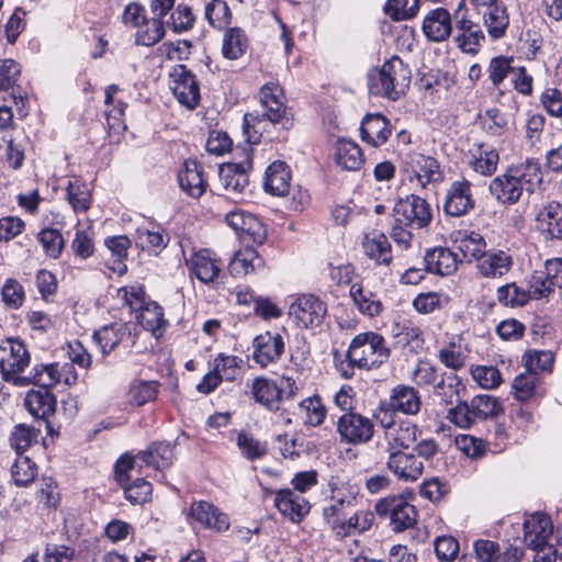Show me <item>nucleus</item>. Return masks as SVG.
<instances>
[{"mask_svg":"<svg viewBox=\"0 0 562 562\" xmlns=\"http://www.w3.org/2000/svg\"><path fill=\"white\" fill-rule=\"evenodd\" d=\"M540 182L541 171L538 165L526 162L494 178L490 184V192L498 202L514 204L525 190L532 192Z\"/></svg>","mask_w":562,"mask_h":562,"instance_id":"nucleus-1","label":"nucleus"},{"mask_svg":"<svg viewBox=\"0 0 562 562\" xmlns=\"http://www.w3.org/2000/svg\"><path fill=\"white\" fill-rule=\"evenodd\" d=\"M411 70L397 56L368 74V89L373 95L397 100L411 85Z\"/></svg>","mask_w":562,"mask_h":562,"instance_id":"nucleus-2","label":"nucleus"},{"mask_svg":"<svg viewBox=\"0 0 562 562\" xmlns=\"http://www.w3.org/2000/svg\"><path fill=\"white\" fill-rule=\"evenodd\" d=\"M390 357L385 339L378 333H360L351 340L347 359L351 367L370 370L384 363Z\"/></svg>","mask_w":562,"mask_h":562,"instance_id":"nucleus-3","label":"nucleus"},{"mask_svg":"<svg viewBox=\"0 0 562 562\" xmlns=\"http://www.w3.org/2000/svg\"><path fill=\"white\" fill-rule=\"evenodd\" d=\"M31 355L25 344L19 338L0 340V373L3 381L14 386L30 385L26 375L22 372L30 366Z\"/></svg>","mask_w":562,"mask_h":562,"instance_id":"nucleus-4","label":"nucleus"},{"mask_svg":"<svg viewBox=\"0 0 562 562\" xmlns=\"http://www.w3.org/2000/svg\"><path fill=\"white\" fill-rule=\"evenodd\" d=\"M553 533L550 517L542 513L530 515L524 522V541L536 551L535 562H553L544 553L549 539Z\"/></svg>","mask_w":562,"mask_h":562,"instance_id":"nucleus-5","label":"nucleus"},{"mask_svg":"<svg viewBox=\"0 0 562 562\" xmlns=\"http://www.w3.org/2000/svg\"><path fill=\"white\" fill-rule=\"evenodd\" d=\"M340 441L347 445L368 443L374 435L373 420L356 412L344 413L337 420Z\"/></svg>","mask_w":562,"mask_h":562,"instance_id":"nucleus-6","label":"nucleus"},{"mask_svg":"<svg viewBox=\"0 0 562 562\" xmlns=\"http://www.w3.org/2000/svg\"><path fill=\"white\" fill-rule=\"evenodd\" d=\"M374 509L380 517H389L392 529L396 532L412 528L417 520V512L402 496H391L380 499Z\"/></svg>","mask_w":562,"mask_h":562,"instance_id":"nucleus-7","label":"nucleus"},{"mask_svg":"<svg viewBox=\"0 0 562 562\" xmlns=\"http://www.w3.org/2000/svg\"><path fill=\"white\" fill-rule=\"evenodd\" d=\"M327 314L326 304L314 294L297 296L289 307V316L300 328L319 326Z\"/></svg>","mask_w":562,"mask_h":562,"instance_id":"nucleus-8","label":"nucleus"},{"mask_svg":"<svg viewBox=\"0 0 562 562\" xmlns=\"http://www.w3.org/2000/svg\"><path fill=\"white\" fill-rule=\"evenodd\" d=\"M295 381L291 376H282L280 384L267 378H256L251 384V394L256 402L269 409H278L283 394H294Z\"/></svg>","mask_w":562,"mask_h":562,"instance_id":"nucleus-9","label":"nucleus"},{"mask_svg":"<svg viewBox=\"0 0 562 562\" xmlns=\"http://www.w3.org/2000/svg\"><path fill=\"white\" fill-rule=\"evenodd\" d=\"M169 86L179 103L194 109L200 101V87L195 76L184 65H176L169 74Z\"/></svg>","mask_w":562,"mask_h":562,"instance_id":"nucleus-10","label":"nucleus"},{"mask_svg":"<svg viewBox=\"0 0 562 562\" xmlns=\"http://www.w3.org/2000/svg\"><path fill=\"white\" fill-rule=\"evenodd\" d=\"M394 218L396 223L405 224L409 227H426L431 221L430 205L420 196L408 195L395 204Z\"/></svg>","mask_w":562,"mask_h":562,"instance_id":"nucleus-11","label":"nucleus"},{"mask_svg":"<svg viewBox=\"0 0 562 562\" xmlns=\"http://www.w3.org/2000/svg\"><path fill=\"white\" fill-rule=\"evenodd\" d=\"M240 159L224 164L220 168V179L227 192L240 193L248 186V171L251 169V148L239 150Z\"/></svg>","mask_w":562,"mask_h":562,"instance_id":"nucleus-12","label":"nucleus"},{"mask_svg":"<svg viewBox=\"0 0 562 562\" xmlns=\"http://www.w3.org/2000/svg\"><path fill=\"white\" fill-rule=\"evenodd\" d=\"M417 426L408 420H400L384 431L383 439L378 442L380 451L376 459L382 460L383 454L389 456L394 452L407 449L417 438Z\"/></svg>","mask_w":562,"mask_h":562,"instance_id":"nucleus-13","label":"nucleus"},{"mask_svg":"<svg viewBox=\"0 0 562 562\" xmlns=\"http://www.w3.org/2000/svg\"><path fill=\"white\" fill-rule=\"evenodd\" d=\"M357 505V493L351 488H335L329 505L323 508V517L335 535L340 524Z\"/></svg>","mask_w":562,"mask_h":562,"instance_id":"nucleus-14","label":"nucleus"},{"mask_svg":"<svg viewBox=\"0 0 562 562\" xmlns=\"http://www.w3.org/2000/svg\"><path fill=\"white\" fill-rule=\"evenodd\" d=\"M464 1L461 0L456 12V36L454 42L457 46L464 53L475 54L484 41V34L480 26L472 21L465 19L462 12Z\"/></svg>","mask_w":562,"mask_h":562,"instance_id":"nucleus-15","label":"nucleus"},{"mask_svg":"<svg viewBox=\"0 0 562 562\" xmlns=\"http://www.w3.org/2000/svg\"><path fill=\"white\" fill-rule=\"evenodd\" d=\"M182 254L190 272L202 283L211 284L215 282L221 273V266L216 259L212 258L207 249H191L190 254H187L182 246Z\"/></svg>","mask_w":562,"mask_h":562,"instance_id":"nucleus-16","label":"nucleus"},{"mask_svg":"<svg viewBox=\"0 0 562 562\" xmlns=\"http://www.w3.org/2000/svg\"><path fill=\"white\" fill-rule=\"evenodd\" d=\"M474 207L471 182L462 179L453 181L447 190L443 211L450 216H462Z\"/></svg>","mask_w":562,"mask_h":562,"instance_id":"nucleus-17","label":"nucleus"},{"mask_svg":"<svg viewBox=\"0 0 562 562\" xmlns=\"http://www.w3.org/2000/svg\"><path fill=\"white\" fill-rule=\"evenodd\" d=\"M273 501L279 513L294 524L301 522L311 509L308 501L290 488L276 491Z\"/></svg>","mask_w":562,"mask_h":562,"instance_id":"nucleus-18","label":"nucleus"},{"mask_svg":"<svg viewBox=\"0 0 562 562\" xmlns=\"http://www.w3.org/2000/svg\"><path fill=\"white\" fill-rule=\"evenodd\" d=\"M252 347L254 360L266 368L280 359L284 351V339L279 333L266 331L254 339Z\"/></svg>","mask_w":562,"mask_h":562,"instance_id":"nucleus-19","label":"nucleus"},{"mask_svg":"<svg viewBox=\"0 0 562 562\" xmlns=\"http://www.w3.org/2000/svg\"><path fill=\"white\" fill-rule=\"evenodd\" d=\"M386 467L398 480L404 482H415L424 472V463L414 453L404 451L391 453Z\"/></svg>","mask_w":562,"mask_h":562,"instance_id":"nucleus-20","label":"nucleus"},{"mask_svg":"<svg viewBox=\"0 0 562 562\" xmlns=\"http://www.w3.org/2000/svg\"><path fill=\"white\" fill-rule=\"evenodd\" d=\"M284 93L277 82L266 83L260 91L261 114L271 123H280L285 113Z\"/></svg>","mask_w":562,"mask_h":562,"instance_id":"nucleus-21","label":"nucleus"},{"mask_svg":"<svg viewBox=\"0 0 562 562\" xmlns=\"http://www.w3.org/2000/svg\"><path fill=\"white\" fill-rule=\"evenodd\" d=\"M226 223L237 233L246 234L258 245H261L267 236L263 224L252 214L235 210L226 214Z\"/></svg>","mask_w":562,"mask_h":562,"instance_id":"nucleus-22","label":"nucleus"},{"mask_svg":"<svg viewBox=\"0 0 562 562\" xmlns=\"http://www.w3.org/2000/svg\"><path fill=\"white\" fill-rule=\"evenodd\" d=\"M408 164L417 183L424 189L428 184L441 182L443 179L440 165L434 157L413 154Z\"/></svg>","mask_w":562,"mask_h":562,"instance_id":"nucleus-23","label":"nucleus"},{"mask_svg":"<svg viewBox=\"0 0 562 562\" xmlns=\"http://www.w3.org/2000/svg\"><path fill=\"white\" fill-rule=\"evenodd\" d=\"M190 517L207 529L225 531L229 528L228 517L209 502H194L190 508Z\"/></svg>","mask_w":562,"mask_h":562,"instance_id":"nucleus-24","label":"nucleus"},{"mask_svg":"<svg viewBox=\"0 0 562 562\" xmlns=\"http://www.w3.org/2000/svg\"><path fill=\"white\" fill-rule=\"evenodd\" d=\"M537 228L551 239H562V206L557 201L544 204L536 216Z\"/></svg>","mask_w":562,"mask_h":562,"instance_id":"nucleus-25","label":"nucleus"},{"mask_svg":"<svg viewBox=\"0 0 562 562\" xmlns=\"http://www.w3.org/2000/svg\"><path fill=\"white\" fill-rule=\"evenodd\" d=\"M180 188L191 198L199 199L206 190L207 182L203 177V169L195 160H186L179 171Z\"/></svg>","mask_w":562,"mask_h":562,"instance_id":"nucleus-26","label":"nucleus"},{"mask_svg":"<svg viewBox=\"0 0 562 562\" xmlns=\"http://www.w3.org/2000/svg\"><path fill=\"white\" fill-rule=\"evenodd\" d=\"M513 257L504 250L486 251L477 262L479 272L485 278H502L513 268Z\"/></svg>","mask_w":562,"mask_h":562,"instance_id":"nucleus-27","label":"nucleus"},{"mask_svg":"<svg viewBox=\"0 0 562 562\" xmlns=\"http://www.w3.org/2000/svg\"><path fill=\"white\" fill-rule=\"evenodd\" d=\"M457 254L446 247H435L425 255L426 270L438 276H450L458 269Z\"/></svg>","mask_w":562,"mask_h":562,"instance_id":"nucleus-28","label":"nucleus"},{"mask_svg":"<svg viewBox=\"0 0 562 562\" xmlns=\"http://www.w3.org/2000/svg\"><path fill=\"white\" fill-rule=\"evenodd\" d=\"M263 187L266 192L285 196L291 190V171L285 162L274 161L266 170Z\"/></svg>","mask_w":562,"mask_h":562,"instance_id":"nucleus-29","label":"nucleus"},{"mask_svg":"<svg viewBox=\"0 0 562 562\" xmlns=\"http://www.w3.org/2000/svg\"><path fill=\"white\" fill-rule=\"evenodd\" d=\"M360 131L362 140L373 147L384 144L391 135L389 121L380 113L366 115Z\"/></svg>","mask_w":562,"mask_h":562,"instance_id":"nucleus-30","label":"nucleus"},{"mask_svg":"<svg viewBox=\"0 0 562 562\" xmlns=\"http://www.w3.org/2000/svg\"><path fill=\"white\" fill-rule=\"evenodd\" d=\"M424 34L432 42L445 41L452 31L451 16L446 9H435L424 19Z\"/></svg>","mask_w":562,"mask_h":562,"instance_id":"nucleus-31","label":"nucleus"},{"mask_svg":"<svg viewBox=\"0 0 562 562\" xmlns=\"http://www.w3.org/2000/svg\"><path fill=\"white\" fill-rule=\"evenodd\" d=\"M334 157L337 166L350 171L359 170L364 162L359 145L346 138H339L336 142Z\"/></svg>","mask_w":562,"mask_h":562,"instance_id":"nucleus-32","label":"nucleus"},{"mask_svg":"<svg viewBox=\"0 0 562 562\" xmlns=\"http://www.w3.org/2000/svg\"><path fill=\"white\" fill-rule=\"evenodd\" d=\"M364 254L380 265H390L392 261L391 244L387 237L379 232L367 233L362 240Z\"/></svg>","mask_w":562,"mask_h":562,"instance_id":"nucleus-33","label":"nucleus"},{"mask_svg":"<svg viewBox=\"0 0 562 562\" xmlns=\"http://www.w3.org/2000/svg\"><path fill=\"white\" fill-rule=\"evenodd\" d=\"M473 549L477 562H514L519 560V550L512 548L501 553V548L497 542L479 539L474 541Z\"/></svg>","mask_w":562,"mask_h":562,"instance_id":"nucleus-34","label":"nucleus"},{"mask_svg":"<svg viewBox=\"0 0 562 562\" xmlns=\"http://www.w3.org/2000/svg\"><path fill=\"white\" fill-rule=\"evenodd\" d=\"M24 405L34 417L47 419L55 413L56 397L47 390H31L26 393Z\"/></svg>","mask_w":562,"mask_h":562,"instance_id":"nucleus-35","label":"nucleus"},{"mask_svg":"<svg viewBox=\"0 0 562 562\" xmlns=\"http://www.w3.org/2000/svg\"><path fill=\"white\" fill-rule=\"evenodd\" d=\"M390 405L393 411L405 415H416L420 411L422 400L417 390L401 385L393 389Z\"/></svg>","mask_w":562,"mask_h":562,"instance_id":"nucleus-36","label":"nucleus"},{"mask_svg":"<svg viewBox=\"0 0 562 562\" xmlns=\"http://www.w3.org/2000/svg\"><path fill=\"white\" fill-rule=\"evenodd\" d=\"M135 241L143 250L158 255L169 243V236L159 226H142L135 232Z\"/></svg>","mask_w":562,"mask_h":562,"instance_id":"nucleus-37","label":"nucleus"},{"mask_svg":"<svg viewBox=\"0 0 562 562\" xmlns=\"http://www.w3.org/2000/svg\"><path fill=\"white\" fill-rule=\"evenodd\" d=\"M137 459L153 467L156 471L169 468L175 459L173 447L170 443H153L146 451H140Z\"/></svg>","mask_w":562,"mask_h":562,"instance_id":"nucleus-38","label":"nucleus"},{"mask_svg":"<svg viewBox=\"0 0 562 562\" xmlns=\"http://www.w3.org/2000/svg\"><path fill=\"white\" fill-rule=\"evenodd\" d=\"M263 260L254 248L237 251L229 262V271L234 277H245L262 268Z\"/></svg>","mask_w":562,"mask_h":562,"instance_id":"nucleus-39","label":"nucleus"},{"mask_svg":"<svg viewBox=\"0 0 562 562\" xmlns=\"http://www.w3.org/2000/svg\"><path fill=\"white\" fill-rule=\"evenodd\" d=\"M350 296L359 312L369 317L379 315L382 311V303L378 295L364 289L362 283H353L350 288Z\"/></svg>","mask_w":562,"mask_h":562,"instance_id":"nucleus-40","label":"nucleus"},{"mask_svg":"<svg viewBox=\"0 0 562 562\" xmlns=\"http://www.w3.org/2000/svg\"><path fill=\"white\" fill-rule=\"evenodd\" d=\"M544 276L539 274L535 278L536 283H541L542 288H537L533 293L536 296H547L554 286H562V258H552L546 261Z\"/></svg>","mask_w":562,"mask_h":562,"instance_id":"nucleus-41","label":"nucleus"},{"mask_svg":"<svg viewBox=\"0 0 562 562\" xmlns=\"http://www.w3.org/2000/svg\"><path fill=\"white\" fill-rule=\"evenodd\" d=\"M485 8L483 23L488 35L494 40L503 37L509 23L506 8L498 3Z\"/></svg>","mask_w":562,"mask_h":562,"instance_id":"nucleus-42","label":"nucleus"},{"mask_svg":"<svg viewBox=\"0 0 562 562\" xmlns=\"http://www.w3.org/2000/svg\"><path fill=\"white\" fill-rule=\"evenodd\" d=\"M374 515L372 512L367 509L353 510L340 524V527L336 531L335 536L338 538H345L353 533H361L369 530L373 524Z\"/></svg>","mask_w":562,"mask_h":562,"instance_id":"nucleus-43","label":"nucleus"},{"mask_svg":"<svg viewBox=\"0 0 562 562\" xmlns=\"http://www.w3.org/2000/svg\"><path fill=\"white\" fill-rule=\"evenodd\" d=\"M248 47V40L243 30L238 27L228 29L223 37V56L231 60L241 57Z\"/></svg>","mask_w":562,"mask_h":562,"instance_id":"nucleus-44","label":"nucleus"},{"mask_svg":"<svg viewBox=\"0 0 562 562\" xmlns=\"http://www.w3.org/2000/svg\"><path fill=\"white\" fill-rule=\"evenodd\" d=\"M458 249L462 252L463 257L471 261H480V258L486 252V243L482 235L475 232L460 234L456 239Z\"/></svg>","mask_w":562,"mask_h":562,"instance_id":"nucleus-45","label":"nucleus"},{"mask_svg":"<svg viewBox=\"0 0 562 562\" xmlns=\"http://www.w3.org/2000/svg\"><path fill=\"white\" fill-rule=\"evenodd\" d=\"M126 333V327L120 323L106 325L97 330L93 335L103 355L111 352L122 340Z\"/></svg>","mask_w":562,"mask_h":562,"instance_id":"nucleus-46","label":"nucleus"},{"mask_svg":"<svg viewBox=\"0 0 562 562\" xmlns=\"http://www.w3.org/2000/svg\"><path fill=\"white\" fill-rule=\"evenodd\" d=\"M30 384L38 385L42 390L56 386L60 382L58 363L38 364L32 369V373L26 375Z\"/></svg>","mask_w":562,"mask_h":562,"instance_id":"nucleus-47","label":"nucleus"},{"mask_svg":"<svg viewBox=\"0 0 562 562\" xmlns=\"http://www.w3.org/2000/svg\"><path fill=\"white\" fill-rule=\"evenodd\" d=\"M131 245L130 239L126 236H113L105 240L106 248L113 256V265L109 266L113 272L123 274L126 272V265L124 259L127 257V250Z\"/></svg>","mask_w":562,"mask_h":562,"instance_id":"nucleus-48","label":"nucleus"},{"mask_svg":"<svg viewBox=\"0 0 562 562\" xmlns=\"http://www.w3.org/2000/svg\"><path fill=\"white\" fill-rule=\"evenodd\" d=\"M165 35L164 23L160 18L145 20L136 32V43L143 46H153L159 42Z\"/></svg>","mask_w":562,"mask_h":562,"instance_id":"nucleus-49","label":"nucleus"},{"mask_svg":"<svg viewBox=\"0 0 562 562\" xmlns=\"http://www.w3.org/2000/svg\"><path fill=\"white\" fill-rule=\"evenodd\" d=\"M139 314L137 316L139 324L151 333H156L165 325L164 311L162 307L159 306L155 302H150L144 305L138 310Z\"/></svg>","mask_w":562,"mask_h":562,"instance_id":"nucleus-50","label":"nucleus"},{"mask_svg":"<svg viewBox=\"0 0 562 562\" xmlns=\"http://www.w3.org/2000/svg\"><path fill=\"white\" fill-rule=\"evenodd\" d=\"M236 443L244 458L249 461L261 459L267 454V446L256 439L251 434L240 431L237 435Z\"/></svg>","mask_w":562,"mask_h":562,"instance_id":"nucleus-51","label":"nucleus"},{"mask_svg":"<svg viewBox=\"0 0 562 562\" xmlns=\"http://www.w3.org/2000/svg\"><path fill=\"white\" fill-rule=\"evenodd\" d=\"M540 380L536 372L526 371L517 375L513 382V391L515 397L525 402L530 400L536 394V389L539 384Z\"/></svg>","mask_w":562,"mask_h":562,"instance_id":"nucleus-52","label":"nucleus"},{"mask_svg":"<svg viewBox=\"0 0 562 562\" xmlns=\"http://www.w3.org/2000/svg\"><path fill=\"white\" fill-rule=\"evenodd\" d=\"M471 408L475 418L487 419L503 413L502 404L491 395H477L471 401Z\"/></svg>","mask_w":562,"mask_h":562,"instance_id":"nucleus-53","label":"nucleus"},{"mask_svg":"<svg viewBox=\"0 0 562 562\" xmlns=\"http://www.w3.org/2000/svg\"><path fill=\"white\" fill-rule=\"evenodd\" d=\"M1 299L7 308L19 310L25 301L23 285L14 278H8L1 288Z\"/></svg>","mask_w":562,"mask_h":562,"instance_id":"nucleus-54","label":"nucleus"},{"mask_svg":"<svg viewBox=\"0 0 562 562\" xmlns=\"http://www.w3.org/2000/svg\"><path fill=\"white\" fill-rule=\"evenodd\" d=\"M300 408L305 412V424L316 427L323 424L326 418L327 409L322 398L314 395L303 400Z\"/></svg>","mask_w":562,"mask_h":562,"instance_id":"nucleus-55","label":"nucleus"},{"mask_svg":"<svg viewBox=\"0 0 562 562\" xmlns=\"http://www.w3.org/2000/svg\"><path fill=\"white\" fill-rule=\"evenodd\" d=\"M67 198L76 212H85L90 206L89 190L86 184L78 179L68 181Z\"/></svg>","mask_w":562,"mask_h":562,"instance_id":"nucleus-56","label":"nucleus"},{"mask_svg":"<svg viewBox=\"0 0 562 562\" xmlns=\"http://www.w3.org/2000/svg\"><path fill=\"white\" fill-rule=\"evenodd\" d=\"M11 474L18 486H26L36 476L35 463L29 457L19 456L12 465Z\"/></svg>","mask_w":562,"mask_h":562,"instance_id":"nucleus-57","label":"nucleus"},{"mask_svg":"<svg viewBox=\"0 0 562 562\" xmlns=\"http://www.w3.org/2000/svg\"><path fill=\"white\" fill-rule=\"evenodd\" d=\"M158 384L154 381H135L130 387L131 402L142 406L156 398Z\"/></svg>","mask_w":562,"mask_h":562,"instance_id":"nucleus-58","label":"nucleus"},{"mask_svg":"<svg viewBox=\"0 0 562 562\" xmlns=\"http://www.w3.org/2000/svg\"><path fill=\"white\" fill-rule=\"evenodd\" d=\"M36 439L37 434L34 428L20 424L11 432L10 445L19 456H22Z\"/></svg>","mask_w":562,"mask_h":562,"instance_id":"nucleus-59","label":"nucleus"},{"mask_svg":"<svg viewBox=\"0 0 562 562\" xmlns=\"http://www.w3.org/2000/svg\"><path fill=\"white\" fill-rule=\"evenodd\" d=\"M205 18L213 27L222 29L229 23L231 10L223 0H212L205 7Z\"/></svg>","mask_w":562,"mask_h":562,"instance_id":"nucleus-60","label":"nucleus"},{"mask_svg":"<svg viewBox=\"0 0 562 562\" xmlns=\"http://www.w3.org/2000/svg\"><path fill=\"white\" fill-rule=\"evenodd\" d=\"M38 241L45 252L52 258H58L64 248V238L55 228H44L38 233Z\"/></svg>","mask_w":562,"mask_h":562,"instance_id":"nucleus-61","label":"nucleus"},{"mask_svg":"<svg viewBox=\"0 0 562 562\" xmlns=\"http://www.w3.org/2000/svg\"><path fill=\"white\" fill-rule=\"evenodd\" d=\"M513 63V57L497 56L491 59L487 71L493 86H499L508 75H512L515 68Z\"/></svg>","mask_w":562,"mask_h":562,"instance_id":"nucleus-62","label":"nucleus"},{"mask_svg":"<svg viewBox=\"0 0 562 562\" xmlns=\"http://www.w3.org/2000/svg\"><path fill=\"white\" fill-rule=\"evenodd\" d=\"M438 357L447 368L459 370L465 363L467 352L461 345L450 342L439 350Z\"/></svg>","mask_w":562,"mask_h":562,"instance_id":"nucleus-63","label":"nucleus"},{"mask_svg":"<svg viewBox=\"0 0 562 562\" xmlns=\"http://www.w3.org/2000/svg\"><path fill=\"white\" fill-rule=\"evenodd\" d=\"M472 378L479 385L486 390L498 387L502 382V374L495 367L477 366L471 370Z\"/></svg>","mask_w":562,"mask_h":562,"instance_id":"nucleus-64","label":"nucleus"}]
</instances>
